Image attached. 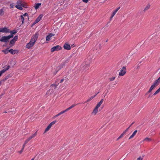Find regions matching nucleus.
I'll list each match as a JSON object with an SVG mask.
<instances>
[{"label":"nucleus","mask_w":160,"mask_h":160,"mask_svg":"<svg viewBox=\"0 0 160 160\" xmlns=\"http://www.w3.org/2000/svg\"><path fill=\"white\" fill-rule=\"evenodd\" d=\"M13 38V36L12 35H9L6 36H2L0 38V42H7L11 38Z\"/></svg>","instance_id":"obj_1"},{"label":"nucleus","mask_w":160,"mask_h":160,"mask_svg":"<svg viewBox=\"0 0 160 160\" xmlns=\"http://www.w3.org/2000/svg\"><path fill=\"white\" fill-rule=\"evenodd\" d=\"M19 19H20L22 22V24L24 23L25 20L29 19L28 14L27 13H25L22 15H21Z\"/></svg>","instance_id":"obj_2"},{"label":"nucleus","mask_w":160,"mask_h":160,"mask_svg":"<svg viewBox=\"0 0 160 160\" xmlns=\"http://www.w3.org/2000/svg\"><path fill=\"white\" fill-rule=\"evenodd\" d=\"M22 0H19L17 2V5L15 6V7L20 10H22Z\"/></svg>","instance_id":"obj_3"},{"label":"nucleus","mask_w":160,"mask_h":160,"mask_svg":"<svg viewBox=\"0 0 160 160\" xmlns=\"http://www.w3.org/2000/svg\"><path fill=\"white\" fill-rule=\"evenodd\" d=\"M126 67L124 66L121 69L118 75L120 76H123L126 74Z\"/></svg>","instance_id":"obj_4"},{"label":"nucleus","mask_w":160,"mask_h":160,"mask_svg":"<svg viewBox=\"0 0 160 160\" xmlns=\"http://www.w3.org/2000/svg\"><path fill=\"white\" fill-rule=\"evenodd\" d=\"M38 32H36L35 34L33 35L32 37V38L31 39V41L34 42V43L37 40V39L38 38Z\"/></svg>","instance_id":"obj_5"},{"label":"nucleus","mask_w":160,"mask_h":160,"mask_svg":"<svg viewBox=\"0 0 160 160\" xmlns=\"http://www.w3.org/2000/svg\"><path fill=\"white\" fill-rule=\"evenodd\" d=\"M57 121L56 120H54L51 122L45 129L44 133H45L48 131L52 127V125L54 124Z\"/></svg>","instance_id":"obj_6"},{"label":"nucleus","mask_w":160,"mask_h":160,"mask_svg":"<svg viewBox=\"0 0 160 160\" xmlns=\"http://www.w3.org/2000/svg\"><path fill=\"white\" fill-rule=\"evenodd\" d=\"M18 39V36H16L14 38L10 41L9 43V45H11V47L13 46L15 42Z\"/></svg>","instance_id":"obj_7"},{"label":"nucleus","mask_w":160,"mask_h":160,"mask_svg":"<svg viewBox=\"0 0 160 160\" xmlns=\"http://www.w3.org/2000/svg\"><path fill=\"white\" fill-rule=\"evenodd\" d=\"M62 47L59 45H57L56 46L53 47L51 49V52H53L56 51H58L61 49Z\"/></svg>","instance_id":"obj_8"},{"label":"nucleus","mask_w":160,"mask_h":160,"mask_svg":"<svg viewBox=\"0 0 160 160\" xmlns=\"http://www.w3.org/2000/svg\"><path fill=\"white\" fill-rule=\"evenodd\" d=\"M10 68L9 66H5L4 68V69L0 71V77L2 75V74L8 70Z\"/></svg>","instance_id":"obj_9"},{"label":"nucleus","mask_w":160,"mask_h":160,"mask_svg":"<svg viewBox=\"0 0 160 160\" xmlns=\"http://www.w3.org/2000/svg\"><path fill=\"white\" fill-rule=\"evenodd\" d=\"M10 68L9 66H5L4 68V69L0 71V77L2 75V74L8 70Z\"/></svg>","instance_id":"obj_10"},{"label":"nucleus","mask_w":160,"mask_h":160,"mask_svg":"<svg viewBox=\"0 0 160 160\" xmlns=\"http://www.w3.org/2000/svg\"><path fill=\"white\" fill-rule=\"evenodd\" d=\"M1 32L7 33L9 32V30L6 27L0 28V32Z\"/></svg>","instance_id":"obj_11"},{"label":"nucleus","mask_w":160,"mask_h":160,"mask_svg":"<svg viewBox=\"0 0 160 160\" xmlns=\"http://www.w3.org/2000/svg\"><path fill=\"white\" fill-rule=\"evenodd\" d=\"M34 44L35 43L34 42L30 41L28 43H27L26 46V47L27 48L30 49L32 47Z\"/></svg>","instance_id":"obj_12"},{"label":"nucleus","mask_w":160,"mask_h":160,"mask_svg":"<svg viewBox=\"0 0 160 160\" xmlns=\"http://www.w3.org/2000/svg\"><path fill=\"white\" fill-rule=\"evenodd\" d=\"M120 8V7H119L118 8H117L116 10H114L112 13V14L111 17L110 19L111 20L112 18L114 17L115 15L116 14Z\"/></svg>","instance_id":"obj_13"},{"label":"nucleus","mask_w":160,"mask_h":160,"mask_svg":"<svg viewBox=\"0 0 160 160\" xmlns=\"http://www.w3.org/2000/svg\"><path fill=\"white\" fill-rule=\"evenodd\" d=\"M9 52L12 54H14L16 53H18V51L17 50H13L12 49H11L9 50Z\"/></svg>","instance_id":"obj_14"},{"label":"nucleus","mask_w":160,"mask_h":160,"mask_svg":"<svg viewBox=\"0 0 160 160\" xmlns=\"http://www.w3.org/2000/svg\"><path fill=\"white\" fill-rule=\"evenodd\" d=\"M64 48L66 50H70L71 49V47L70 45L68 43H65L63 46Z\"/></svg>","instance_id":"obj_15"},{"label":"nucleus","mask_w":160,"mask_h":160,"mask_svg":"<svg viewBox=\"0 0 160 160\" xmlns=\"http://www.w3.org/2000/svg\"><path fill=\"white\" fill-rule=\"evenodd\" d=\"M98 108L97 107H95L92 113V114L94 115H96L98 111Z\"/></svg>","instance_id":"obj_16"},{"label":"nucleus","mask_w":160,"mask_h":160,"mask_svg":"<svg viewBox=\"0 0 160 160\" xmlns=\"http://www.w3.org/2000/svg\"><path fill=\"white\" fill-rule=\"evenodd\" d=\"M155 87H156L152 84V85H151V86L150 87L149 90L146 93V94H148V93L151 92V91L155 88Z\"/></svg>","instance_id":"obj_17"},{"label":"nucleus","mask_w":160,"mask_h":160,"mask_svg":"<svg viewBox=\"0 0 160 160\" xmlns=\"http://www.w3.org/2000/svg\"><path fill=\"white\" fill-rule=\"evenodd\" d=\"M42 17V15H39L36 19V20L35 21L34 23H36L39 22L41 19Z\"/></svg>","instance_id":"obj_18"},{"label":"nucleus","mask_w":160,"mask_h":160,"mask_svg":"<svg viewBox=\"0 0 160 160\" xmlns=\"http://www.w3.org/2000/svg\"><path fill=\"white\" fill-rule=\"evenodd\" d=\"M99 92H98L94 96L91 97L88 99L85 102H89L93 98L95 97L98 93Z\"/></svg>","instance_id":"obj_19"},{"label":"nucleus","mask_w":160,"mask_h":160,"mask_svg":"<svg viewBox=\"0 0 160 160\" xmlns=\"http://www.w3.org/2000/svg\"><path fill=\"white\" fill-rule=\"evenodd\" d=\"M103 99H102L101 101L97 104V105L95 106L96 107H97L98 108H99L102 104V103L103 102Z\"/></svg>","instance_id":"obj_20"},{"label":"nucleus","mask_w":160,"mask_h":160,"mask_svg":"<svg viewBox=\"0 0 160 160\" xmlns=\"http://www.w3.org/2000/svg\"><path fill=\"white\" fill-rule=\"evenodd\" d=\"M103 99H102L101 101L97 104V105L95 106L96 107H97L98 108H99L102 104V103L103 102Z\"/></svg>","instance_id":"obj_21"},{"label":"nucleus","mask_w":160,"mask_h":160,"mask_svg":"<svg viewBox=\"0 0 160 160\" xmlns=\"http://www.w3.org/2000/svg\"><path fill=\"white\" fill-rule=\"evenodd\" d=\"M58 83H57L56 82H55V84H52L51 85V87H52V88L53 87L54 89H56L57 88V87L58 86Z\"/></svg>","instance_id":"obj_22"},{"label":"nucleus","mask_w":160,"mask_h":160,"mask_svg":"<svg viewBox=\"0 0 160 160\" xmlns=\"http://www.w3.org/2000/svg\"><path fill=\"white\" fill-rule=\"evenodd\" d=\"M137 130H135L134 132L132 133V135L130 136V137L129 138V139H131V138H133L134 136L136 134L137 132Z\"/></svg>","instance_id":"obj_23"},{"label":"nucleus","mask_w":160,"mask_h":160,"mask_svg":"<svg viewBox=\"0 0 160 160\" xmlns=\"http://www.w3.org/2000/svg\"><path fill=\"white\" fill-rule=\"evenodd\" d=\"M151 141V139L150 138H146L142 142H149Z\"/></svg>","instance_id":"obj_24"},{"label":"nucleus","mask_w":160,"mask_h":160,"mask_svg":"<svg viewBox=\"0 0 160 160\" xmlns=\"http://www.w3.org/2000/svg\"><path fill=\"white\" fill-rule=\"evenodd\" d=\"M26 144H25L24 143L23 145L22 146V149L18 152L20 154H21L22 153V152H23V149L25 147V145Z\"/></svg>","instance_id":"obj_25"},{"label":"nucleus","mask_w":160,"mask_h":160,"mask_svg":"<svg viewBox=\"0 0 160 160\" xmlns=\"http://www.w3.org/2000/svg\"><path fill=\"white\" fill-rule=\"evenodd\" d=\"M150 5L149 4H148L146 6V7L144 8L143 10V11L144 12H145L148 10L150 7Z\"/></svg>","instance_id":"obj_26"},{"label":"nucleus","mask_w":160,"mask_h":160,"mask_svg":"<svg viewBox=\"0 0 160 160\" xmlns=\"http://www.w3.org/2000/svg\"><path fill=\"white\" fill-rule=\"evenodd\" d=\"M9 32H10L11 33V34L10 35H12V36H13V34H16L17 32L16 31H15V30H12L11 31L9 30Z\"/></svg>","instance_id":"obj_27"},{"label":"nucleus","mask_w":160,"mask_h":160,"mask_svg":"<svg viewBox=\"0 0 160 160\" xmlns=\"http://www.w3.org/2000/svg\"><path fill=\"white\" fill-rule=\"evenodd\" d=\"M160 92V87L153 93V96H155Z\"/></svg>","instance_id":"obj_28"},{"label":"nucleus","mask_w":160,"mask_h":160,"mask_svg":"<svg viewBox=\"0 0 160 160\" xmlns=\"http://www.w3.org/2000/svg\"><path fill=\"white\" fill-rule=\"evenodd\" d=\"M125 134V132H123L117 139V141L118 140L122 138L123 136Z\"/></svg>","instance_id":"obj_29"},{"label":"nucleus","mask_w":160,"mask_h":160,"mask_svg":"<svg viewBox=\"0 0 160 160\" xmlns=\"http://www.w3.org/2000/svg\"><path fill=\"white\" fill-rule=\"evenodd\" d=\"M32 139V137H31V136H30L24 142V143H25V144H26Z\"/></svg>","instance_id":"obj_30"},{"label":"nucleus","mask_w":160,"mask_h":160,"mask_svg":"<svg viewBox=\"0 0 160 160\" xmlns=\"http://www.w3.org/2000/svg\"><path fill=\"white\" fill-rule=\"evenodd\" d=\"M41 5V3H38L36 4L35 6V8L36 9H38L39 6Z\"/></svg>","instance_id":"obj_31"},{"label":"nucleus","mask_w":160,"mask_h":160,"mask_svg":"<svg viewBox=\"0 0 160 160\" xmlns=\"http://www.w3.org/2000/svg\"><path fill=\"white\" fill-rule=\"evenodd\" d=\"M64 112H63V111H61V112H60L58 114L56 115L55 116H54V118H56L57 117H58V116H59V115L63 114Z\"/></svg>","instance_id":"obj_32"},{"label":"nucleus","mask_w":160,"mask_h":160,"mask_svg":"<svg viewBox=\"0 0 160 160\" xmlns=\"http://www.w3.org/2000/svg\"><path fill=\"white\" fill-rule=\"evenodd\" d=\"M37 132L38 131H37L35 132L34 134H33L31 136V137H32V138H34L37 136Z\"/></svg>","instance_id":"obj_33"},{"label":"nucleus","mask_w":160,"mask_h":160,"mask_svg":"<svg viewBox=\"0 0 160 160\" xmlns=\"http://www.w3.org/2000/svg\"><path fill=\"white\" fill-rule=\"evenodd\" d=\"M51 37V35H50L49 34L46 37V40L47 41H49Z\"/></svg>","instance_id":"obj_34"},{"label":"nucleus","mask_w":160,"mask_h":160,"mask_svg":"<svg viewBox=\"0 0 160 160\" xmlns=\"http://www.w3.org/2000/svg\"><path fill=\"white\" fill-rule=\"evenodd\" d=\"M27 7H28L26 3H24L23 2H22V7L27 8Z\"/></svg>","instance_id":"obj_35"},{"label":"nucleus","mask_w":160,"mask_h":160,"mask_svg":"<svg viewBox=\"0 0 160 160\" xmlns=\"http://www.w3.org/2000/svg\"><path fill=\"white\" fill-rule=\"evenodd\" d=\"M2 52H4L5 54H6L9 52V50H8V49H6L5 50H2Z\"/></svg>","instance_id":"obj_36"},{"label":"nucleus","mask_w":160,"mask_h":160,"mask_svg":"<svg viewBox=\"0 0 160 160\" xmlns=\"http://www.w3.org/2000/svg\"><path fill=\"white\" fill-rule=\"evenodd\" d=\"M152 84L156 87L159 85V84L158 83V82H157L155 80L153 83Z\"/></svg>","instance_id":"obj_37"},{"label":"nucleus","mask_w":160,"mask_h":160,"mask_svg":"<svg viewBox=\"0 0 160 160\" xmlns=\"http://www.w3.org/2000/svg\"><path fill=\"white\" fill-rule=\"evenodd\" d=\"M76 105H75V104H72L70 107L68 108L69 109V110H70L72 108L76 106Z\"/></svg>","instance_id":"obj_38"},{"label":"nucleus","mask_w":160,"mask_h":160,"mask_svg":"<svg viewBox=\"0 0 160 160\" xmlns=\"http://www.w3.org/2000/svg\"><path fill=\"white\" fill-rule=\"evenodd\" d=\"M155 81L159 84L160 83V77L157 79L155 80Z\"/></svg>","instance_id":"obj_39"},{"label":"nucleus","mask_w":160,"mask_h":160,"mask_svg":"<svg viewBox=\"0 0 160 160\" xmlns=\"http://www.w3.org/2000/svg\"><path fill=\"white\" fill-rule=\"evenodd\" d=\"M115 77H113L111 78H110L109 79L110 81H113L115 79Z\"/></svg>","instance_id":"obj_40"},{"label":"nucleus","mask_w":160,"mask_h":160,"mask_svg":"<svg viewBox=\"0 0 160 160\" xmlns=\"http://www.w3.org/2000/svg\"><path fill=\"white\" fill-rule=\"evenodd\" d=\"M131 127V126H130L129 127H128L127 129H126L123 132H125V133H126V132L129 129V128Z\"/></svg>","instance_id":"obj_41"},{"label":"nucleus","mask_w":160,"mask_h":160,"mask_svg":"<svg viewBox=\"0 0 160 160\" xmlns=\"http://www.w3.org/2000/svg\"><path fill=\"white\" fill-rule=\"evenodd\" d=\"M69 109L68 108L67 109H66L65 110L63 111V112L65 113V112L68 111L69 110Z\"/></svg>","instance_id":"obj_42"},{"label":"nucleus","mask_w":160,"mask_h":160,"mask_svg":"<svg viewBox=\"0 0 160 160\" xmlns=\"http://www.w3.org/2000/svg\"><path fill=\"white\" fill-rule=\"evenodd\" d=\"M137 160H142V158L141 157H139L137 158Z\"/></svg>","instance_id":"obj_43"},{"label":"nucleus","mask_w":160,"mask_h":160,"mask_svg":"<svg viewBox=\"0 0 160 160\" xmlns=\"http://www.w3.org/2000/svg\"><path fill=\"white\" fill-rule=\"evenodd\" d=\"M82 1L85 3H87L88 1V0H82Z\"/></svg>","instance_id":"obj_44"},{"label":"nucleus","mask_w":160,"mask_h":160,"mask_svg":"<svg viewBox=\"0 0 160 160\" xmlns=\"http://www.w3.org/2000/svg\"><path fill=\"white\" fill-rule=\"evenodd\" d=\"M10 6L11 8H13V6L12 4H10Z\"/></svg>","instance_id":"obj_45"},{"label":"nucleus","mask_w":160,"mask_h":160,"mask_svg":"<svg viewBox=\"0 0 160 160\" xmlns=\"http://www.w3.org/2000/svg\"><path fill=\"white\" fill-rule=\"evenodd\" d=\"M50 35H51V37H52V36H54V34H52V33H51L50 34H49Z\"/></svg>","instance_id":"obj_46"},{"label":"nucleus","mask_w":160,"mask_h":160,"mask_svg":"<svg viewBox=\"0 0 160 160\" xmlns=\"http://www.w3.org/2000/svg\"><path fill=\"white\" fill-rule=\"evenodd\" d=\"M4 94L2 93L1 95H0V99L2 98V96Z\"/></svg>","instance_id":"obj_47"},{"label":"nucleus","mask_w":160,"mask_h":160,"mask_svg":"<svg viewBox=\"0 0 160 160\" xmlns=\"http://www.w3.org/2000/svg\"><path fill=\"white\" fill-rule=\"evenodd\" d=\"M64 79H61V80H60V83H62V82L63 81H64Z\"/></svg>","instance_id":"obj_48"},{"label":"nucleus","mask_w":160,"mask_h":160,"mask_svg":"<svg viewBox=\"0 0 160 160\" xmlns=\"http://www.w3.org/2000/svg\"><path fill=\"white\" fill-rule=\"evenodd\" d=\"M69 61V59H67L65 61L67 63V62H68Z\"/></svg>","instance_id":"obj_49"},{"label":"nucleus","mask_w":160,"mask_h":160,"mask_svg":"<svg viewBox=\"0 0 160 160\" xmlns=\"http://www.w3.org/2000/svg\"><path fill=\"white\" fill-rule=\"evenodd\" d=\"M50 91V90H49L47 92V94H48L49 92Z\"/></svg>","instance_id":"obj_50"},{"label":"nucleus","mask_w":160,"mask_h":160,"mask_svg":"<svg viewBox=\"0 0 160 160\" xmlns=\"http://www.w3.org/2000/svg\"><path fill=\"white\" fill-rule=\"evenodd\" d=\"M121 64H122V65H123L124 63H123V62H122V61H121Z\"/></svg>","instance_id":"obj_51"},{"label":"nucleus","mask_w":160,"mask_h":160,"mask_svg":"<svg viewBox=\"0 0 160 160\" xmlns=\"http://www.w3.org/2000/svg\"><path fill=\"white\" fill-rule=\"evenodd\" d=\"M1 84H2V81H0V86H1Z\"/></svg>","instance_id":"obj_52"},{"label":"nucleus","mask_w":160,"mask_h":160,"mask_svg":"<svg viewBox=\"0 0 160 160\" xmlns=\"http://www.w3.org/2000/svg\"><path fill=\"white\" fill-rule=\"evenodd\" d=\"M134 123V122H133L131 124L130 126H131H131Z\"/></svg>","instance_id":"obj_53"},{"label":"nucleus","mask_w":160,"mask_h":160,"mask_svg":"<svg viewBox=\"0 0 160 160\" xmlns=\"http://www.w3.org/2000/svg\"><path fill=\"white\" fill-rule=\"evenodd\" d=\"M34 160V158H32L31 160Z\"/></svg>","instance_id":"obj_54"},{"label":"nucleus","mask_w":160,"mask_h":160,"mask_svg":"<svg viewBox=\"0 0 160 160\" xmlns=\"http://www.w3.org/2000/svg\"><path fill=\"white\" fill-rule=\"evenodd\" d=\"M5 112V113H7V112Z\"/></svg>","instance_id":"obj_55"},{"label":"nucleus","mask_w":160,"mask_h":160,"mask_svg":"<svg viewBox=\"0 0 160 160\" xmlns=\"http://www.w3.org/2000/svg\"><path fill=\"white\" fill-rule=\"evenodd\" d=\"M150 97V96L149 95L148 97V98H149V97Z\"/></svg>","instance_id":"obj_56"}]
</instances>
